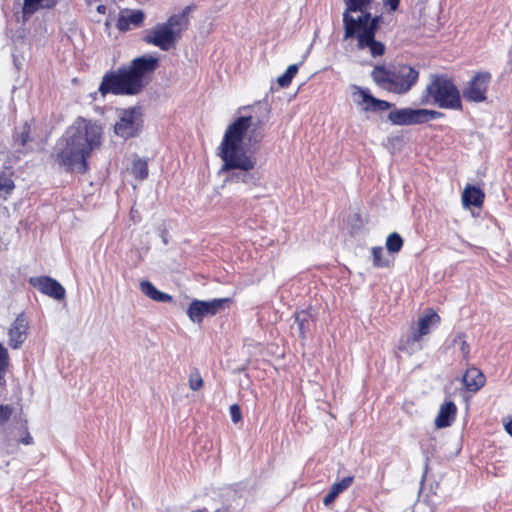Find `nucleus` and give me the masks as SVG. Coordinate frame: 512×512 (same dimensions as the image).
Listing matches in <instances>:
<instances>
[{"mask_svg": "<svg viewBox=\"0 0 512 512\" xmlns=\"http://www.w3.org/2000/svg\"><path fill=\"white\" fill-rule=\"evenodd\" d=\"M256 107L263 110L262 119L253 121L252 116H241L230 124L219 146L218 155L223 160L221 171L238 170L232 175L236 182H242L251 186L260 185V174L253 171L256 159L245 153L241 147L243 140L247 139V145L255 147L260 143L264 134L262 127L268 119L270 109L267 103L259 102Z\"/></svg>", "mask_w": 512, "mask_h": 512, "instance_id": "f257e3e1", "label": "nucleus"}, {"mask_svg": "<svg viewBox=\"0 0 512 512\" xmlns=\"http://www.w3.org/2000/svg\"><path fill=\"white\" fill-rule=\"evenodd\" d=\"M102 127L96 122L78 118L66 132V144L56 156L57 162L67 171L85 173L87 158L102 142Z\"/></svg>", "mask_w": 512, "mask_h": 512, "instance_id": "f03ea898", "label": "nucleus"}, {"mask_svg": "<svg viewBox=\"0 0 512 512\" xmlns=\"http://www.w3.org/2000/svg\"><path fill=\"white\" fill-rule=\"evenodd\" d=\"M159 66V59L152 55L133 59L129 66L107 72L98 91L103 95H137L145 87L146 77Z\"/></svg>", "mask_w": 512, "mask_h": 512, "instance_id": "7ed1b4c3", "label": "nucleus"}, {"mask_svg": "<svg viewBox=\"0 0 512 512\" xmlns=\"http://www.w3.org/2000/svg\"><path fill=\"white\" fill-rule=\"evenodd\" d=\"M371 77L382 89L395 94H405L417 82L419 71L406 64H398L390 68L377 65L372 70Z\"/></svg>", "mask_w": 512, "mask_h": 512, "instance_id": "20e7f679", "label": "nucleus"}, {"mask_svg": "<svg viewBox=\"0 0 512 512\" xmlns=\"http://www.w3.org/2000/svg\"><path fill=\"white\" fill-rule=\"evenodd\" d=\"M426 97L443 109L461 110L462 102L458 88L444 74H431L425 89Z\"/></svg>", "mask_w": 512, "mask_h": 512, "instance_id": "39448f33", "label": "nucleus"}, {"mask_svg": "<svg viewBox=\"0 0 512 512\" xmlns=\"http://www.w3.org/2000/svg\"><path fill=\"white\" fill-rule=\"evenodd\" d=\"M372 0H344L346 9L343 13L344 39L356 35L364 25L370 23L374 17L368 11Z\"/></svg>", "mask_w": 512, "mask_h": 512, "instance_id": "423d86ee", "label": "nucleus"}, {"mask_svg": "<svg viewBox=\"0 0 512 512\" xmlns=\"http://www.w3.org/2000/svg\"><path fill=\"white\" fill-rule=\"evenodd\" d=\"M179 18L169 17L166 22L158 23L146 32L144 41L163 51H169L176 46L182 30L177 26Z\"/></svg>", "mask_w": 512, "mask_h": 512, "instance_id": "0eeeda50", "label": "nucleus"}, {"mask_svg": "<svg viewBox=\"0 0 512 512\" xmlns=\"http://www.w3.org/2000/svg\"><path fill=\"white\" fill-rule=\"evenodd\" d=\"M440 116H442V113L434 110L402 108L392 110L388 114V120L393 125L409 126L425 123Z\"/></svg>", "mask_w": 512, "mask_h": 512, "instance_id": "6e6552de", "label": "nucleus"}, {"mask_svg": "<svg viewBox=\"0 0 512 512\" xmlns=\"http://www.w3.org/2000/svg\"><path fill=\"white\" fill-rule=\"evenodd\" d=\"M143 126L142 114L139 108L125 109L120 113L119 121L114 125V132L124 139L136 137Z\"/></svg>", "mask_w": 512, "mask_h": 512, "instance_id": "1a4fd4ad", "label": "nucleus"}, {"mask_svg": "<svg viewBox=\"0 0 512 512\" xmlns=\"http://www.w3.org/2000/svg\"><path fill=\"white\" fill-rule=\"evenodd\" d=\"M380 23V17L375 16L369 24L362 26L357 31L358 48H368L373 57L381 56L385 52V45L375 40V33Z\"/></svg>", "mask_w": 512, "mask_h": 512, "instance_id": "9d476101", "label": "nucleus"}, {"mask_svg": "<svg viewBox=\"0 0 512 512\" xmlns=\"http://www.w3.org/2000/svg\"><path fill=\"white\" fill-rule=\"evenodd\" d=\"M229 302V298H216L210 301L195 299L190 303L187 315L192 322L201 323L204 317L217 314Z\"/></svg>", "mask_w": 512, "mask_h": 512, "instance_id": "9b49d317", "label": "nucleus"}, {"mask_svg": "<svg viewBox=\"0 0 512 512\" xmlns=\"http://www.w3.org/2000/svg\"><path fill=\"white\" fill-rule=\"evenodd\" d=\"M490 81L491 74L489 72L476 73L463 90V97L469 102H484L487 98L486 92Z\"/></svg>", "mask_w": 512, "mask_h": 512, "instance_id": "f8f14e48", "label": "nucleus"}, {"mask_svg": "<svg viewBox=\"0 0 512 512\" xmlns=\"http://www.w3.org/2000/svg\"><path fill=\"white\" fill-rule=\"evenodd\" d=\"M29 322L24 313H20L8 328V345L12 349H19L28 336Z\"/></svg>", "mask_w": 512, "mask_h": 512, "instance_id": "ddd939ff", "label": "nucleus"}, {"mask_svg": "<svg viewBox=\"0 0 512 512\" xmlns=\"http://www.w3.org/2000/svg\"><path fill=\"white\" fill-rule=\"evenodd\" d=\"M30 284L45 295L56 300L65 298V288L55 279L49 276H40L30 278Z\"/></svg>", "mask_w": 512, "mask_h": 512, "instance_id": "4468645a", "label": "nucleus"}, {"mask_svg": "<svg viewBox=\"0 0 512 512\" xmlns=\"http://www.w3.org/2000/svg\"><path fill=\"white\" fill-rule=\"evenodd\" d=\"M353 89L355 90L353 95L358 94L359 97H361V101H358L359 104H361V103L369 104L368 106H366L364 108L366 111H368V110L385 111V110L391 109L393 106V104L388 101L377 99L374 96H372L370 93V90L367 88L353 86Z\"/></svg>", "mask_w": 512, "mask_h": 512, "instance_id": "2eb2a0df", "label": "nucleus"}, {"mask_svg": "<svg viewBox=\"0 0 512 512\" xmlns=\"http://www.w3.org/2000/svg\"><path fill=\"white\" fill-rule=\"evenodd\" d=\"M144 20V13L141 10L121 11L116 23L120 31H127L131 26H139Z\"/></svg>", "mask_w": 512, "mask_h": 512, "instance_id": "dca6fc26", "label": "nucleus"}, {"mask_svg": "<svg viewBox=\"0 0 512 512\" xmlns=\"http://www.w3.org/2000/svg\"><path fill=\"white\" fill-rule=\"evenodd\" d=\"M462 381L468 391L476 392L485 384L483 373L476 367H470L462 377Z\"/></svg>", "mask_w": 512, "mask_h": 512, "instance_id": "f3484780", "label": "nucleus"}, {"mask_svg": "<svg viewBox=\"0 0 512 512\" xmlns=\"http://www.w3.org/2000/svg\"><path fill=\"white\" fill-rule=\"evenodd\" d=\"M457 412L456 405L452 401L445 402L440 406L439 413L435 419L437 428H445L452 424Z\"/></svg>", "mask_w": 512, "mask_h": 512, "instance_id": "a211bd4d", "label": "nucleus"}, {"mask_svg": "<svg viewBox=\"0 0 512 512\" xmlns=\"http://www.w3.org/2000/svg\"><path fill=\"white\" fill-rule=\"evenodd\" d=\"M440 322V316L433 310H428L418 319L417 328L413 330L421 338L430 333L431 327Z\"/></svg>", "mask_w": 512, "mask_h": 512, "instance_id": "6ab92c4d", "label": "nucleus"}, {"mask_svg": "<svg viewBox=\"0 0 512 512\" xmlns=\"http://www.w3.org/2000/svg\"><path fill=\"white\" fill-rule=\"evenodd\" d=\"M58 0H23L22 13L29 17L40 9H51L56 6Z\"/></svg>", "mask_w": 512, "mask_h": 512, "instance_id": "aec40b11", "label": "nucleus"}, {"mask_svg": "<svg viewBox=\"0 0 512 512\" xmlns=\"http://www.w3.org/2000/svg\"><path fill=\"white\" fill-rule=\"evenodd\" d=\"M484 201V193L480 188L467 186L462 193V202L465 207H480Z\"/></svg>", "mask_w": 512, "mask_h": 512, "instance_id": "412c9836", "label": "nucleus"}, {"mask_svg": "<svg viewBox=\"0 0 512 512\" xmlns=\"http://www.w3.org/2000/svg\"><path fill=\"white\" fill-rule=\"evenodd\" d=\"M140 289L142 291V293L149 297L150 299L154 300V301H157V302H162V303H167V302H170L172 300V296L167 294V293H164V292H161L159 291L150 281L148 280H144L140 283Z\"/></svg>", "mask_w": 512, "mask_h": 512, "instance_id": "4be33fe9", "label": "nucleus"}, {"mask_svg": "<svg viewBox=\"0 0 512 512\" xmlns=\"http://www.w3.org/2000/svg\"><path fill=\"white\" fill-rule=\"evenodd\" d=\"M421 337L413 331L405 340L401 341L399 349L407 354H413L422 349Z\"/></svg>", "mask_w": 512, "mask_h": 512, "instance_id": "5701e85b", "label": "nucleus"}, {"mask_svg": "<svg viewBox=\"0 0 512 512\" xmlns=\"http://www.w3.org/2000/svg\"><path fill=\"white\" fill-rule=\"evenodd\" d=\"M131 173L138 180H144L148 177V163L144 159H136L133 161Z\"/></svg>", "mask_w": 512, "mask_h": 512, "instance_id": "b1692460", "label": "nucleus"}, {"mask_svg": "<svg viewBox=\"0 0 512 512\" xmlns=\"http://www.w3.org/2000/svg\"><path fill=\"white\" fill-rule=\"evenodd\" d=\"M20 430L22 431L23 436L19 439L12 437L11 432H9L8 430H5L4 437H5L6 442L16 441V442L23 443L25 445L32 444L33 438L31 437V435L29 434V432L27 430V421L26 420L20 423Z\"/></svg>", "mask_w": 512, "mask_h": 512, "instance_id": "393cba45", "label": "nucleus"}, {"mask_svg": "<svg viewBox=\"0 0 512 512\" xmlns=\"http://www.w3.org/2000/svg\"><path fill=\"white\" fill-rule=\"evenodd\" d=\"M309 318L310 315L305 311L295 314V323L297 324L298 334L302 339L305 338L306 330L309 328Z\"/></svg>", "mask_w": 512, "mask_h": 512, "instance_id": "a878e982", "label": "nucleus"}, {"mask_svg": "<svg viewBox=\"0 0 512 512\" xmlns=\"http://www.w3.org/2000/svg\"><path fill=\"white\" fill-rule=\"evenodd\" d=\"M402 246L403 239L397 232H393L388 235L386 239V248L389 252L397 253L401 250Z\"/></svg>", "mask_w": 512, "mask_h": 512, "instance_id": "bb28decb", "label": "nucleus"}, {"mask_svg": "<svg viewBox=\"0 0 512 512\" xmlns=\"http://www.w3.org/2000/svg\"><path fill=\"white\" fill-rule=\"evenodd\" d=\"M299 69L298 64H292L288 66L285 73L277 78V83L281 87H288L292 81V79L295 77Z\"/></svg>", "mask_w": 512, "mask_h": 512, "instance_id": "cd10ccee", "label": "nucleus"}, {"mask_svg": "<svg viewBox=\"0 0 512 512\" xmlns=\"http://www.w3.org/2000/svg\"><path fill=\"white\" fill-rule=\"evenodd\" d=\"M14 138L20 146H25L27 142L31 140L30 126L27 123H24L21 127L16 128Z\"/></svg>", "mask_w": 512, "mask_h": 512, "instance_id": "c85d7f7f", "label": "nucleus"}, {"mask_svg": "<svg viewBox=\"0 0 512 512\" xmlns=\"http://www.w3.org/2000/svg\"><path fill=\"white\" fill-rule=\"evenodd\" d=\"M353 481V476H347L341 481L334 483L329 490L338 497L339 494L347 490L352 485Z\"/></svg>", "mask_w": 512, "mask_h": 512, "instance_id": "c756f323", "label": "nucleus"}, {"mask_svg": "<svg viewBox=\"0 0 512 512\" xmlns=\"http://www.w3.org/2000/svg\"><path fill=\"white\" fill-rule=\"evenodd\" d=\"M9 366L8 350L0 343V386L3 385L2 380Z\"/></svg>", "mask_w": 512, "mask_h": 512, "instance_id": "7c9ffc66", "label": "nucleus"}, {"mask_svg": "<svg viewBox=\"0 0 512 512\" xmlns=\"http://www.w3.org/2000/svg\"><path fill=\"white\" fill-rule=\"evenodd\" d=\"M193 6L192 5H188L186 6L183 11L179 14H174L172 15L171 17H175V18H179L178 19V22L179 24L177 25L182 31H184L187 26H188V23H189V14L190 12L193 10Z\"/></svg>", "mask_w": 512, "mask_h": 512, "instance_id": "2f4dec72", "label": "nucleus"}, {"mask_svg": "<svg viewBox=\"0 0 512 512\" xmlns=\"http://www.w3.org/2000/svg\"><path fill=\"white\" fill-rule=\"evenodd\" d=\"M452 345H454V346L458 345L463 354V357L467 358V356L469 354V345L467 344V342L465 340L464 333H462V332L457 333L452 340Z\"/></svg>", "mask_w": 512, "mask_h": 512, "instance_id": "473e14b6", "label": "nucleus"}, {"mask_svg": "<svg viewBox=\"0 0 512 512\" xmlns=\"http://www.w3.org/2000/svg\"><path fill=\"white\" fill-rule=\"evenodd\" d=\"M203 386V379L198 371V369H194L191 371L189 376V387L193 391H198Z\"/></svg>", "mask_w": 512, "mask_h": 512, "instance_id": "72a5a7b5", "label": "nucleus"}, {"mask_svg": "<svg viewBox=\"0 0 512 512\" xmlns=\"http://www.w3.org/2000/svg\"><path fill=\"white\" fill-rule=\"evenodd\" d=\"M383 248L382 247H373L372 248V257L373 264L376 267H386L388 266V261L382 258Z\"/></svg>", "mask_w": 512, "mask_h": 512, "instance_id": "f704fd0d", "label": "nucleus"}, {"mask_svg": "<svg viewBox=\"0 0 512 512\" xmlns=\"http://www.w3.org/2000/svg\"><path fill=\"white\" fill-rule=\"evenodd\" d=\"M13 408L10 405H0V428L3 427L10 419Z\"/></svg>", "mask_w": 512, "mask_h": 512, "instance_id": "c9c22d12", "label": "nucleus"}, {"mask_svg": "<svg viewBox=\"0 0 512 512\" xmlns=\"http://www.w3.org/2000/svg\"><path fill=\"white\" fill-rule=\"evenodd\" d=\"M230 416L233 423H238L242 419V413L238 404L230 406Z\"/></svg>", "mask_w": 512, "mask_h": 512, "instance_id": "e433bc0d", "label": "nucleus"}, {"mask_svg": "<svg viewBox=\"0 0 512 512\" xmlns=\"http://www.w3.org/2000/svg\"><path fill=\"white\" fill-rule=\"evenodd\" d=\"M13 188H14V184L11 180L3 179L0 177V191L4 190L6 192H9Z\"/></svg>", "mask_w": 512, "mask_h": 512, "instance_id": "4c0bfd02", "label": "nucleus"}, {"mask_svg": "<svg viewBox=\"0 0 512 512\" xmlns=\"http://www.w3.org/2000/svg\"><path fill=\"white\" fill-rule=\"evenodd\" d=\"M336 498L337 496L329 490V492L325 495L323 499V504L325 506H330L335 501Z\"/></svg>", "mask_w": 512, "mask_h": 512, "instance_id": "58836bf2", "label": "nucleus"}, {"mask_svg": "<svg viewBox=\"0 0 512 512\" xmlns=\"http://www.w3.org/2000/svg\"><path fill=\"white\" fill-rule=\"evenodd\" d=\"M384 2L391 11H396L399 7L400 0H385Z\"/></svg>", "mask_w": 512, "mask_h": 512, "instance_id": "ea45409f", "label": "nucleus"}, {"mask_svg": "<svg viewBox=\"0 0 512 512\" xmlns=\"http://www.w3.org/2000/svg\"><path fill=\"white\" fill-rule=\"evenodd\" d=\"M506 432L512 436V420L505 424Z\"/></svg>", "mask_w": 512, "mask_h": 512, "instance_id": "a19ab883", "label": "nucleus"}, {"mask_svg": "<svg viewBox=\"0 0 512 512\" xmlns=\"http://www.w3.org/2000/svg\"><path fill=\"white\" fill-rule=\"evenodd\" d=\"M97 11H98L99 13H105V11H106V6H104V5H99V6L97 7Z\"/></svg>", "mask_w": 512, "mask_h": 512, "instance_id": "79ce46f5", "label": "nucleus"}, {"mask_svg": "<svg viewBox=\"0 0 512 512\" xmlns=\"http://www.w3.org/2000/svg\"><path fill=\"white\" fill-rule=\"evenodd\" d=\"M162 240H163L164 244L168 243L165 232H162Z\"/></svg>", "mask_w": 512, "mask_h": 512, "instance_id": "37998d69", "label": "nucleus"}, {"mask_svg": "<svg viewBox=\"0 0 512 512\" xmlns=\"http://www.w3.org/2000/svg\"><path fill=\"white\" fill-rule=\"evenodd\" d=\"M193 512H204V510H197V511H193Z\"/></svg>", "mask_w": 512, "mask_h": 512, "instance_id": "c03bdc74", "label": "nucleus"}, {"mask_svg": "<svg viewBox=\"0 0 512 512\" xmlns=\"http://www.w3.org/2000/svg\"><path fill=\"white\" fill-rule=\"evenodd\" d=\"M216 512H221L220 510H217Z\"/></svg>", "mask_w": 512, "mask_h": 512, "instance_id": "a18cd8bd", "label": "nucleus"}]
</instances>
